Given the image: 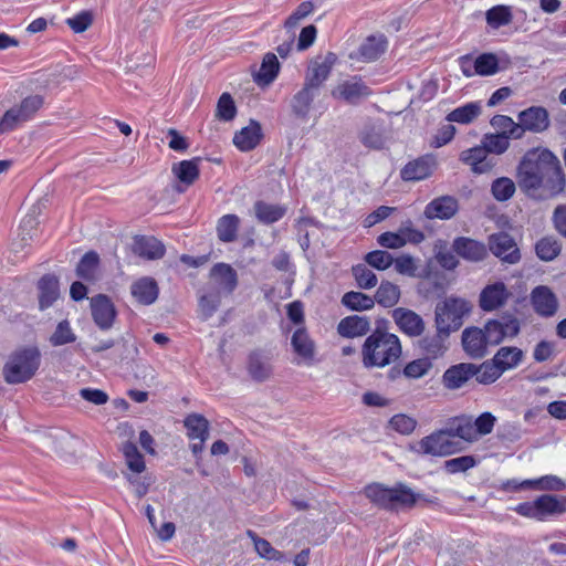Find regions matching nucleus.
<instances>
[{"mask_svg": "<svg viewBox=\"0 0 566 566\" xmlns=\"http://www.w3.org/2000/svg\"><path fill=\"white\" fill-rule=\"evenodd\" d=\"M520 189L530 198L547 200L564 192L566 178L558 157L547 148H532L516 168Z\"/></svg>", "mask_w": 566, "mask_h": 566, "instance_id": "1", "label": "nucleus"}, {"mask_svg": "<svg viewBox=\"0 0 566 566\" xmlns=\"http://www.w3.org/2000/svg\"><path fill=\"white\" fill-rule=\"evenodd\" d=\"M401 354L399 337L380 328H376L366 337L360 349L361 363L366 368L389 366L399 359Z\"/></svg>", "mask_w": 566, "mask_h": 566, "instance_id": "2", "label": "nucleus"}, {"mask_svg": "<svg viewBox=\"0 0 566 566\" xmlns=\"http://www.w3.org/2000/svg\"><path fill=\"white\" fill-rule=\"evenodd\" d=\"M41 365V352L36 346H24L10 354L2 368L7 384L18 385L34 377Z\"/></svg>", "mask_w": 566, "mask_h": 566, "instance_id": "3", "label": "nucleus"}, {"mask_svg": "<svg viewBox=\"0 0 566 566\" xmlns=\"http://www.w3.org/2000/svg\"><path fill=\"white\" fill-rule=\"evenodd\" d=\"M364 494L376 506L389 511L411 507L418 499V495L403 483H397L392 488H387L380 483H371L365 486Z\"/></svg>", "mask_w": 566, "mask_h": 566, "instance_id": "4", "label": "nucleus"}, {"mask_svg": "<svg viewBox=\"0 0 566 566\" xmlns=\"http://www.w3.org/2000/svg\"><path fill=\"white\" fill-rule=\"evenodd\" d=\"M472 311V304L459 296H449L436 306V327L444 337L458 331Z\"/></svg>", "mask_w": 566, "mask_h": 566, "instance_id": "5", "label": "nucleus"}, {"mask_svg": "<svg viewBox=\"0 0 566 566\" xmlns=\"http://www.w3.org/2000/svg\"><path fill=\"white\" fill-rule=\"evenodd\" d=\"M514 511L521 516L543 522L566 513V496L543 494L534 501L518 503Z\"/></svg>", "mask_w": 566, "mask_h": 566, "instance_id": "6", "label": "nucleus"}, {"mask_svg": "<svg viewBox=\"0 0 566 566\" xmlns=\"http://www.w3.org/2000/svg\"><path fill=\"white\" fill-rule=\"evenodd\" d=\"M44 97L39 94L24 97L0 116V136L19 129L24 123L34 118L42 108Z\"/></svg>", "mask_w": 566, "mask_h": 566, "instance_id": "7", "label": "nucleus"}, {"mask_svg": "<svg viewBox=\"0 0 566 566\" xmlns=\"http://www.w3.org/2000/svg\"><path fill=\"white\" fill-rule=\"evenodd\" d=\"M463 449L462 443L452 439L444 428L423 437L418 442V452L432 457H448Z\"/></svg>", "mask_w": 566, "mask_h": 566, "instance_id": "8", "label": "nucleus"}, {"mask_svg": "<svg viewBox=\"0 0 566 566\" xmlns=\"http://www.w3.org/2000/svg\"><path fill=\"white\" fill-rule=\"evenodd\" d=\"M483 331L488 336L490 345L495 346L501 344L505 338L516 337L521 331V323L515 316L509 314L499 319L493 318L486 321Z\"/></svg>", "mask_w": 566, "mask_h": 566, "instance_id": "9", "label": "nucleus"}, {"mask_svg": "<svg viewBox=\"0 0 566 566\" xmlns=\"http://www.w3.org/2000/svg\"><path fill=\"white\" fill-rule=\"evenodd\" d=\"M336 62L337 55L334 52H328L325 56L313 59L307 67L303 85L319 92L325 81L329 77Z\"/></svg>", "mask_w": 566, "mask_h": 566, "instance_id": "10", "label": "nucleus"}, {"mask_svg": "<svg viewBox=\"0 0 566 566\" xmlns=\"http://www.w3.org/2000/svg\"><path fill=\"white\" fill-rule=\"evenodd\" d=\"M273 354L271 350L256 348L249 353L247 359V371L252 380L264 382L273 375Z\"/></svg>", "mask_w": 566, "mask_h": 566, "instance_id": "11", "label": "nucleus"}, {"mask_svg": "<svg viewBox=\"0 0 566 566\" xmlns=\"http://www.w3.org/2000/svg\"><path fill=\"white\" fill-rule=\"evenodd\" d=\"M489 249L502 262L515 264L521 260V252L515 240L506 232L489 237Z\"/></svg>", "mask_w": 566, "mask_h": 566, "instance_id": "12", "label": "nucleus"}, {"mask_svg": "<svg viewBox=\"0 0 566 566\" xmlns=\"http://www.w3.org/2000/svg\"><path fill=\"white\" fill-rule=\"evenodd\" d=\"M91 314L96 326L102 331H108L113 327L117 316L112 300L105 294H97L90 301Z\"/></svg>", "mask_w": 566, "mask_h": 566, "instance_id": "13", "label": "nucleus"}, {"mask_svg": "<svg viewBox=\"0 0 566 566\" xmlns=\"http://www.w3.org/2000/svg\"><path fill=\"white\" fill-rule=\"evenodd\" d=\"M296 365L312 366L315 363L316 345L305 326L297 327L291 337Z\"/></svg>", "mask_w": 566, "mask_h": 566, "instance_id": "14", "label": "nucleus"}, {"mask_svg": "<svg viewBox=\"0 0 566 566\" xmlns=\"http://www.w3.org/2000/svg\"><path fill=\"white\" fill-rule=\"evenodd\" d=\"M464 353L472 359H481L488 355L490 343L483 328L465 327L461 335Z\"/></svg>", "mask_w": 566, "mask_h": 566, "instance_id": "15", "label": "nucleus"}, {"mask_svg": "<svg viewBox=\"0 0 566 566\" xmlns=\"http://www.w3.org/2000/svg\"><path fill=\"white\" fill-rule=\"evenodd\" d=\"M437 167L433 155L427 154L408 161L400 169V178L406 182H417L428 179Z\"/></svg>", "mask_w": 566, "mask_h": 566, "instance_id": "16", "label": "nucleus"}, {"mask_svg": "<svg viewBox=\"0 0 566 566\" xmlns=\"http://www.w3.org/2000/svg\"><path fill=\"white\" fill-rule=\"evenodd\" d=\"M371 95L370 87L359 76H352L343 81L333 91V96L348 104H358L363 98Z\"/></svg>", "mask_w": 566, "mask_h": 566, "instance_id": "17", "label": "nucleus"}, {"mask_svg": "<svg viewBox=\"0 0 566 566\" xmlns=\"http://www.w3.org/2000/svg\"><path fill=\"white\" fill-rule=\"evenodd\" d=\"M511 293L503 282L488 284L479 295V306L483 312H493L503 307Z\"/></svg>", "mask_w": 566, "mask_h": 566, "instance_id": "18", "label": "nucleus"}, {"mask_svg": "<svg viewBox=\"0 0 566 566\" xmlns=\"http://www.w3.org/2000/svg\"><path fill=\"white\" fill-rule=\"evenodd\" d=\"M211 282L209 286L218 289L223 295H230L237 289V271L227 263H217L210 271Z\"/></svg>", "mask_w": 566, "mask_h": 566, "instance_id": "19", "label": "nucleus"}, {"mask_svg": "<svg viewBox=\"0 0 566 566\" xmlns=\"http://www.w3.org/2000/svg\"><path fill=\"white\" fill-rule=\"evenodd\" d=\"M453 252L469 262H481L488 256V248L483 242L468 238L457 237L452 242Z\"/></svg>", "mask_w": 566, "mask_h": 566, "instance_id": "20", "label": "nucleus"}, {"mask_svg": "<svg viewBox=\"0 0 566 566\" xmlns=\"http://www.w3.org/2000/svg\"><path fill=\"white\" fill-rule=\"evenodd\" d=\"M488 155L482 144L461 151L460 160L469 165L474 174L481 175L491 171L496 165V161Z\"/></svg>", "mask_w": 566, "mask_h": 566, "instance_id": "21", "label": "nucleus"}, {"mask_svg": "<svg viewBox=\"0 0 566 566\" xmlns=\"http://www.w3.org/2000/svg\"><path fill=\"white\" fill-rule=\"evenodd\" d=\"M459 210V201L453 196H441L431 200L423 210V216L429 219L449 220Z\"/></svg>", "mask_w": 566, "mask_h": 566, "instance_id": "22", "label": "nucleus"}, {"mask_svg": "<svg viewBox=\"0 0 566 566\" xmlns=\"http://www.w3.org/2000/svg\"><path fill=\"white\" fill-rule=\"evenodd\" d=\"M392 318L400 332L410 337L420 336L424 331L422 317L411 310L397 307L392 311Z\"/></svg>", "mask_w": 566, "mask_h": 566, "instance_id": "23", "label": "nucleus"}, {"mask_svg": "<svg viewBox=\"0 0 566 566\" xmlns=\"http://www.w3.org/2000/svg\"><path fill=\"white\" fill-rule=\"evenodd\" d=\"M517 118L532 133H543L551 124L549 114L543 106H531L520 112Z\"/></svg>", "mask_w": 566, "mask_h": 566, "instance_id": "24", "label": "nucleus"}, {"mask_svg": "<svg viewBox=\"0 0 566 566\" xmlns=\"http://www.w3.org/2000/svg\"><path fill=\"white\" fill-rule=\"evenodd\" d=\"M371 323L369 317L361 315H349L342 318L337 324V333L344 338H357L370 332Z\"/></svg>", "mask_w": 566, "mask_h": 566, "instance_id": "25", "label": "nucleus"}, {"mask_svg": "<svg viewBox=\"0 0 566 566\" xmlns=\"http://www.w3.org/2000/svg\"><path fill=\"white\" fill-rule=\"evenodd\" d=\"M318 94V91L303 85L290 101V107L293 116L301 120H307L312 109V104Z\"/></svg>", "mask_w": 566, "mask_h": 566, "instance_id": "26", "label": "nucleus"}, {"mask_svg": "<svg viewBox=\"0 0 566 566\" xmlns=\"http://www.w3.org/2000/svg\"><path fill=\"white\" fill-rule=\"evenodd\" d=\"M532 304L535 312L543 317L553 316L558 307L555 294L549 287L539 285L532 291Z\"/></svg>", "mask_w": 566, "mask_h": 566, "instance_id": "27", "label": "nucleus"}, {"mask_svg": "<svg viewBox=\"0 0 566 566\" xmlns=\"http://www.w3.org/2000/svg\"><path fill=\"white\" fill-rule=\"evenodd\" d=\"M387 49V39L385 35H369L360 44L356 53L349 55L350 59H357L363 62H373L379 59Z\"/></svg>", "mask_w": 566, "mask_h": 566, "instance_id": "28", "label": "nucleus"}, {"mask_svg": "<svg viewBox=\"0 0 566 566\" xmlns=\"http://www.w3.org/2000/svg\"><path fill=\"white\" fill-rule=\"evenodd\" d=\"M474 364L460 363L449 367L442 375V384L449 390L461 388L474 376Z\"/></svg>", "mask_w": 566, "mask_h": 566, "instance_id": "29", "label": "nucleus"}, {"mask_svg": "<svg viewBox=\"0 0 566 566\" xmlns=\"http://www.w3.org/2000/svg\"><path fill=\"white\" fill-rule=\"evenodd\" d=\"M444 429L454 440L459 438L467 443L476 442V434L473 431V419L470 416L461 415L450 418Z\"/></svg>", "mask_w": 566, "mask_h": 566, "instance_id": "30", "label": "nucleus"}, {"mask_svg": "<svg viewBox=\"0 0 566 566\" xmlns=\"http://www.w3.org/2000/svg\"><path fill=\"white\" fill-rule=\"evenodd\" d=\"M262 136L260 123L252 119L248 126L234 134L233 144L241 151H250L260 144Z\"/></svg>", "mask_w": 566, "mask_h": 566, "instance_id": "31", "label": "nucleus"}, {"mask_svg": "<svg viewBox=\"0 0 566 566\" xmlns=\"http://www.w3.org/2000/svg\"><path fill=\"white\" fill-rule=\"evenodd\" d=\"M39 307L41 311L49 308L60 296L59 280L54 274H45L38 282Z\"/></svg>", "mask_w": 566, "mask_h": 566, "instance_id": "32", "label": "nucleus"}, {"mask_svg": "<svg viewBox=\"0 0 566 566\" xmlns=\"http://www.w3.org/2000/svg\"><path fill=\"white\" fill-rule=\"evenodd\" d=\"M492 359L504 374L521 365L524 359V352L516 346H503L497 349Z\"/></svg>", "mask_w": 566, "mask_h": 566, "instance_id": "33", "label": "nucleus"}, {"mask_svg": "<svg viewBox=\"0 0 566 566\" xmlns=\"http://www.w3.org/2000/svg\"><path fill=\"white\" fill-rule=\"evenodd\" d=\"M159 294L157 282L153 277H142L132 285V295L144 305L156 302Z\"/></svg>", "mask_w": 566, "mask_h": 566, "instance_id": "34", "label": "nucleus"}, {"mask_svg": "<svg viewBox=\"0 0 566 566\" xmlns=\"http://www.w3.org/2000/svg\"><path fill=\"white\" fill-rule=\"evenodd\" d=\"M134 251L148 260H158L165 255L166 249L161 241L155 237H137L134 242Z\"/></svg>", "mask_w": 566, "mask_h": 566, "instance_id": "35", "label": "nucleus"}, {"mask_svg": "<svg viewBox=\"0 0 566 566\" xmlns=\"http://www.w3.org/2000/svg\"><path fill=\"white\" fill-rule=\"evenodd\" d=\"M280 72V63L276 55L272 52H268L262 60L261 66L256 73H254V82L259 85L265 86L271 84Z\"/></svg>", "mask_w": 566, "mask_h": 566, "instance_id": "36", "label": "nucleus"}, {"mask_svg": "<svg viewBox=\"0 0 566 566\" xmlns=\"http://www.w3.org/2000/svg\"><path fill=\"white\" fill-rule=\"evenodd\" d=\"M200 157H193L189 160H181L172 166L171 171L180 182L189 187L193 185L200 176Z\"/></svg>", "mask_w": 566, "mask_h": 566, "instance_id": "37", "label": "nucleus"}, {"mask_svg": "<svg viewBox=\"0 0 566 566\" xmlns=\"http://www.w3.org/2000/svg\"><path fill=\"white\" fill-rule=\"evenodd\" d=\"M287 209L285 206L269 203L263 200H258L254 203L255 218L263 224H272L281 220Z\"/></svg>", "mask_w": 566, "mask_h": 566, "instance_id": "38", "label": "nucleus"}, {"mask_svg": "<svg viewBox=\"0 0 566 566\" xmlns=\"http://www.w3.org/2000/svg\"><path fill=\"white\" fill-rule=\"evenodd\" d=\"M223 294L218 289L207 285L199 297L198 306L203 321L209 319L218 311Z\"/></svg>", "mask_w": 566, "mask_h": 566, "instance_id": "39", "label": "nucleus"}, {"mask_svg": "<svg viewBox=\"0 0 566 566\" xmlns=\"http://www.w3.org/2000/svg\"><path fill=\"white\" fill-rule=\"evenodd\" d=\"M482 113V104L479 101L469 102L451 111L446 119L450 123L468 125L478 118Z\"/></svg>", "mask_w": 566, "mask_h": 566, "instance_id": "40", "label": "nucleus"}, {"mask_svg": "<svg viewBox=\"0 0 566 566\" xmlns=\"http://www.w3.org/2000/svg\"><path fill=\"white\" fill-rule=\"evenodd\" d=\"M240 218L237 214L229 213L219 218L217 222V235L223 243L234 242L238 239Z\"/></svg>", "mask_w": 566, "mask_h": 566, "instance_id": "41", "label": "nucleus"}, {"mask_svg": "<svg viewBox=\"0 0 566 566\" xmlns=\"http://www.w3.org/2000/svg\"><path fill=\"white\" fill-rule=\"evenodd\" d=\"M184 424L187 429V436L190 440L207 441L209 438V421L199 413H190Z\"/></svg>", "mask_w": 566, "mask_h": 566, "instance_id": "42", "label": "nucleus"}, {"mask_svg": "<svg viewBox=\"0 0 566 566\" xmlns=\"http://www.w3.org/2000/svg\"><path fill=\"white\" fill-rule=\"evenodd\" d=\"M98 266V254L95 251H88L80 260L76 266V275L86 282H95L97 280Z\"/></svg>", "mask_w": 566, "mask_h": 566, "instance_id": "43", "label": "nucleus"}, {"mask_svg": "<svg viewBox=\"0 0 566 566\" xmlns=\"http://www.w3.org/2000/svg\"><path fill=\"white\" fill-rule=\"evenodd\" d=\"M340 303L344 307L353 312L369 311L375 306L373 296L358 291L346 292L342 296Z\"/></svg>", "mask_w": 566, "mask_h": 566, "instance_id": "44", "label": "nucleus"}, {"mask_svg": "<svg viewBox=\"0 0 566 566\" xmlns=\"http://www.w3.org/2000/svg\"><path fill=\"white\" fill-rule=\"evenodd\" d=\"M400 289L397 284L389 281H381L375 295V303L382 307H394L400 300Z\"/></svg>", "mask_w": 566, "mask_h": 566, "instance_id": "45", "label": "nucleus"}, {"mask_svg": "<svg viewBox=\"0 0 566 566\" xmlns=\"http://www.w3.org/2000/svg\"><path fill=\"white\" fill-rule=\"evenodd\" d=\"M562 251L559 240L553 235L539 239L535 244L536 255L545 262L555 260Z\"/></svg>", "mask_w": 566, "mask_h": 566, "instance_id": "46", "label": "nucleus"}, {"mask_svg": "<svg viewBox=\"0 0 566 566\" xmlns=\"http://www.w3.org/2000/svg\"><path fill=\"white\" fill-rule=\"evenodd\" d=\"M473 370V377H475V380L481 385H491L503 375L492 358L480 365L474 364Z\"/></svg>", "mask_w": 566, "mask_h": 566, "instance_id": "47", "label": "nucleus"}, {"mask_svg": "<svg viewBox=\"0 0 566 566\" xmlns=\"http://www.w3.org/2000/svg\"><path fill=\"white\" fill-rule=\"evenodd\" d=\"M366 263H358L352 266V275L357 287L370 290L378 283L377 275L367 266Z\"/></svg>", "mask_w": 566, "mask_h": 566, "instance_id": "48", "label": "nucleus"}, {"mask_svg": "<svg viewBox=\"0 0 566 566\" xmlns=\"http://www.w3.org/2000/svg\"><path fill=\"white\" fill-rule=\"evenodd\" d=\"M123 454L126 460L128 469L134 473H142L145 471V460L143 454L138 451L135 443L127 441L122 448Z\"/></svg>", "mask_w": 566, "mask_h": 566, "instance_id": "49", "label": "nucleus"}, {"mask_svg": "<svg viewBox=\"0 0 566 566\" xmlns=\"http://www.w3.org/2000/svg\"><path fill=\"white\" fill-rule=\"evenodd\" d=\"M516 190L515 182L509 177H500L491 184V193L497 201H507Z\"/></svg>", "mask_w": 566, "mask_h": 566, "instance_id": "50", "label": "nucleus"}, {"mask_svg": "<svg viewBox=\"0 0 566 566\" xmlns=\"http://www.w3.org/2000/svg\"><path fill=\"white\" fill-rule=\"evenodd\" d=\"M248 535L252 538L255 551L262 558L279 562L285 559L284 554L275 549L269 541L256 536L252 531H248Z\"/></svg>", "mask_w": 566, "mask_h": 566, "instance_id": "51", "label": "nucleus"}, {"mask_svg": "<svg viewBox=\"0 0 566 566\" xmlns=\"http://www.w3.org/2000/svg\"><path fill=\"white\" fill-rule=\"evenodd\" d=\"M474 72L481 76H490L499 71V60L492 53L480 54L473 63Z\"/></svg>", "mask_w": 566, "mask_h": 566, "instance_id": "52", "label": "nucleus"}, {"mask_svg": "<svg viewBox=\"0 0 566 566\" xmlns=\"http://www.w3.org/2000/svg\"><path fill=\"white\" fill-rule=\"evenodd\" d=\"M485 18L491 28L499 29L511 23L513 17L509 7L495 6L486 11Z\"/></svg>", "mask_w": 566, "mask_h": 566, "instance_id": "53", "label": "nucleus"}, {"mask_svg": "<svg viewBox=\"0 0 566 566\" xmlns=\"http://www.w3.org/2000/svg\"><path fill=\"white\" fill-rule=\"evenodd\" d=\"M237 115V106L229 93H222L218 99L216 108V117L222 122H230Z\"/></svg>", "mask_w": 566, "mask_h": 566, "instance_id": "54", "label": "nucleus"}, {"mask_svg": "<svg viewBox=\"0 0 566 566\" xmlns=\"http://www.w3.org/2000/svg\"><path fill=\"white\" fill-rule=\"evenodd\" d=\"M364 261L369 266L384 271L392 265L394 256L385 250H374L365 254Z\"/></svg>", "mask_w": 566, "mask_h": 566, "instance_id": "55", "label": "nucleus"}, {"mask_svg": "<svg viewBox=\"0 0 566 566\" xmlns=\"http://www.w3.org/2000/svg\"><path fill=\"white\" fill-rule=\"evenodd\" d=\"M432 368L429 358H418L409 361L402 369V375L409 379H419L426 376Z\"/></svg>", "mask_w": 566, "mask_h": 566, "instance_id": "56", "label": "nucleus"}, {"mask_svg": "<svg viewBox=\"0 0 566 566\" xmlns=\"http://www.w3.org/2000/svg\"><path fill=\"white\" fill-rule=\"evenodd\" d=\"M482 144L489 154L494 155H502L510 147V142L505 134H485Z\"/></svg>", "mask_w": 566, "mask_h": 566, "instance_id": "57", "label": "nucleus"}, {"mask_svg": "<svg viewBox=\"0 0 566 566\" xmlns=\"http://www.w3.org/2000/svg\"><path fill=\"white\" fill-rule=\"evenodd\" d=\"M75 340L76 336L73 333L70 322L67 319H63L62 322H60L54 333L50 337L51 345L55 347L74 343Z\"/></svg>", "mask_w": 566, "mask_h": 566, "instance_id": "58", "label": "nucleus"}, {"mask_svg": "<svg viewBox=\"0 0 566 566\" xmlns=\"http://www.w3.org/2000/svg\"><path fill=\"white\" fill-rule=\"evenodd\" d=\"M526 484H532V489L542 491H563L566 483L556 475H544L538 479L526 480Z\"/></svg>", "mask_w": 566, "mask_h": 566, "instance_id": "59", "label": "nucleus"}, {"mask_svg": "<svg viewBox=\"0 0 566 566\" xmlns=\"http://www.w3.org/2000/svg\"><path fill=\"white\" fill-rule=\"evenodd\" d=\"M496 423V417L490 412L485 411L482 412L480 416L473 420V431L474 434H476V441L480 439V437L490 434Z\"/></svg>", "mask_w": 566, "mask_h": 566, "instance_id": "60", "label": "nucleus"}, {"mask_svg": "<svg viewBox=\"0 0 566 566\" xmlns=\"http://www.w3.org/2000/svg\"><path fill=\"white\" fill-rule=\"evenodd\" d=\"M478 464L473 455H462L447 460L443 464L444 470L450 474L465 472Z\"/></svg>", "mask_w": 566, "mask_h": 566, "instance_id": "61", "label": "nucleus"}, {"mask_svg": "<svg viewBox=\"0 0 566 566\" xmlns=\"http://www.w3.org/2000/svg\"><path fill=\"white\" fill-rule=\"evenodd\" d=\"M364 146L373 149H381L385 145V138L379 128L375 126H366L359 135Z\"/></svg>", "mask_w": 566, "mask_h": 566, "instance_id": "62", "label": "nucleus"}, {"mask_svg": "<svg viewBox=\"0 0 566 566\" xmlns=\"http://www.w3.org/2000/svg\"><path fill=\"white\" fill-rule=\"evenodd\" d=\"M314 10L312 1H303L297 6L294 12L285 20L284 27L287 30L294 29L298 22L308 17Z\"/></svg>", "mask_w": 566, "mask_h": 566, "instance_id": "63", "label": "nucleus"}, {"mask_svg": "<svg viewBox=\"0 0 566 566\" xmlns=\"http://www.w3.org/2000/svg\"><path fill=\"white\" fill-rule=\"evenodd\" d=\"M389 424L395 431L401 434H410L416 429L417 421L412 417L398 413L391 417Z\"/></svg>", "mask_w": 566, "mask_h": 566, "instance_id": "64", "label": "nucleus"}]
</instances>
